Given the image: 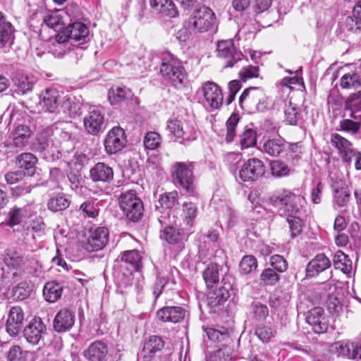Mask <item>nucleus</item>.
Here are the masks:
<instances>
[{"instance_id":"1","label":"nucleus","mask_w":361,"mask_h":361,"mask_svg":"<svg viewBox=\"0 0 361 361\" xmlns=\"http://www.w3.org/2000/svg\"><path fill=\"white\" fill-rule=\"evenodd\" d=\"M26 255H23L14 248L5 250L4 262L5 267L0 268L1 285L8 286L16 282L23 273Z\"/></svg>"},{"instance_id":"2","label":"nucleus","mask_w":361,"mask_h":361,"mask_svg":"<svg viewBox=\"0 0 361 361\" xmlns=\"http://www.w3.org/2000/svg\"><path fill=\"white\" fill-rule=\"evenodd\" d=\"M160 72L163 78L173 87L183 88L187 80V73L182 62L171 54H166L162 57Z\"/></svg>"},{"instance_id":"3","label":"nucleus","mask_w":361,"mask_h":361,"mask_svg":"<svg viewBox=\"0 0 361 361\" xmlns=\"http://www.w3.org/2000/svg\"><path fill=\"white\" fill-rule=\"evenodd\" d=\"M194 165L192 162H175L171 169V177L176 185L182 188L188 195L195 194L193 176Z\"/></svg>"},{"instance_id":"4","label":"nucleus","mask_w":361,"mask_h":361,"mask_svg":"<svg viewBox=\"0 0 361 361\" xmlns=\"http://www.w3.org/2000/svg\"><path fill=\"white\" fill-rule=\"evenodd\" d=\"M270 201L275 207H279L281 215L288 214L289 217L300 214L305 198L290 191L283 190L271 196Z\"/></svg>"},{"instance_id":"5","label":"nucleus","mask_w":361,"mask_h":361,"mask_svg":"<svg viewBox=\"0 0 361 361\" xmlns=\"http://www.w3.org/2000/svg\"><path fill=\"white\" fill-rule=\"evenodd\" d=\"M241 108L252 112H263L268 109L267 97L259 87H250L243 90L239 97Z\"/></svg>"},{"instance_id":"6","label":"nucleus","mask_w":361,"mask_h":361,"mask_svg":"<svg viewBox=\"0 0 361 361\" xmlns=\"http://www.w3.org/2000/svg\"><path fill=\"white\" fill-rule=\"evenodd\" d=\"M118 202L121 211L128 220L136 222L142 218L144 206L135 191L128 190L122 193Z\"/></svg>"},{"instance_id":"7","label":"nucleus","mask_w":361,"mask_h":361,"mask_svg":"<svg viewBox=\"0 0 361 361\" xmlns=\"http://www.w3.org/2000/svg\"><path fill=\"white\" fill-rule=\"evenodd\" d=\"M189 23L194 31L198 32L216 30L217 28L215 13L210 8L204 6L193 11Z\"/></svg>"},{"instance_id":"8","label":"nucleus","mask_w":361,"mask_h":361,"mask_svg":"<svg viewBox=\"0 0 361 361\" xmlns=\"http://www.w3.org/2000/svg\"><path fill=\"white\" fill-rule=\"evenodd\" d=\"M88 35V27L82 23L75 22L69 25L59 32L56 37V40L59 44H62L66 42L82 44L87 42Z\"/></svg>"},{"instance_id":"9","label":"nucleus","mask_w":361,"mask_h":361,"mask_svg":"<svg viewBox=\"0 0 361 361\" xmlns=\"http://www.w3.org/2000/svg\"><path fill=\"white\" fill-rule=\"evenodd\" d=\"M85 131L92 135L102 133L106 128V121L104 112L98 107L92 106L83 118Z\"/></svg>"},{"instance_id":"10","label":"nucleus","mask_w":361,"mask_h":361,"mask_svg":"<svg viewBox=\"0 0 361 361\" xmlns=\"http://www.w3.org/2000/svg\"><path fill=\"white\" fill-rule=\"evenodd\" d=\"M265 173V166L257 158L249 159L241 165L238 177L243 182L255 181Z\"/></svg>"},{"instance_id":"11","label":"nucleus","mask_w":361,"mask_h":361,"mask_svg":"<svg viewBox=\"0 0 361 361\" xmlns=\"http://www.w3.org/2000/svg\"><path fill=\"white\" fill-rule=\"evenodd\" d=\"M204 106L211 110L219 109L223 104L224 97L221 87L214 82H205L201 88Z\"/></svg>"},{"instance_id":"12","label":"nucleus","mask_w":361,"mask_h":361,"mask_svg":"<svg viewBox=\"0 0 361 361\" xmlns=\"http://www.w3.org/2000/svg\"><path fill=\"white\" fill-rule=\"evenodd\" d=\"M109 230L105 227H97L89 231L84 248L89 252L102 250L108 243Z\"/></svg>"},{"instance_id":"13","label":"nucleus","mask_w":361,"mask_h":361,"mask_svg":"<svg viewBox=\"0 0 361 361\" xmlns=\"http://www.w3.org/2000/svg\"><path fill=\"white\" fill-rule=\"evenodd\" d=\"M125 131L121 127L113 128L106 135L104 142L105 150L109 154H114L121 151L126 145Z\"/></svg>"},{"instance_id":"14","label":"nucleus","mask_w":361,"mask_h":361,"mask_svg":"<svg viewBox=\"0 0 361 361\" xmlns=\"http://www.w3.org/2000/svg\"><path fill=\"white\" fill-rule=\"evenodd\" d=\"M47 334V327L40 317H34L23 330L26 341L32 345H37Z\"/></svg>"},{"instance_id":"15","label":"nucleus","mask_w":361,"mask_h":361,"mask_svg":"<svg viewBox=\"0 0 361 361\" xmlns=\"http://www.w3.org/2000/svg\"><path fill=\"white\" fill-rule=\"evenodd\" d=\"M217 56L226 60L225 67H233L234 64L241 60L242 54L238 51L232 39L221 40L217 43Z\"/></svg>"},{"instance_id":"16","label":"nucleus","mask_w":361,"mask_h":361,"mask_svg":"<svg viewBox=\"0 0 361 361\" xmlns=\"http://www.w3.org/2000/svg\"><path fill=\"white\" fill-rule=\"evenodd\" d=\"M306 322L316 334H324L327 331L329 323L324 316V310L321 307H315L310 310L306 314Z\"/></svg>"},{"instance_id":"17","label":"nucleus","mask_w":361,"mask_h":361,"mask_svg":"<svg viewBox=\"0 0 361 361\" xmlns=\"http://www.w3.org/2000/svg\"><path fill=\"white\" fill-rule=\"evenodd\" d=\"M331 350L349 359L361 360V340L353 342L343 341L336 342L332 345Z\"/></svg>"},{"instance_id":"18","label":"nucleus","mask_w":361,"mask_h":361,"mask_svg":"<svg viewBox=\"0 0 361 361\" xmlns=\"http://www.w3.org/2000/svg\"><path fill=\"white\" fill-rule=\"evenodd\" d=\"M167 129L176 139H182L180 142L186 144L195 139L194 130L189 128L185 123L178 119H171L167 123Z\"/></svg>"},{"instance_id":"19","label":"nucleus","mask_w":361,"mask_h":361,"mask_svg":"<svg viewBox=\"0 0 361 361\" xmlns=\"http://www.w3.org/2000/svg\"><path fill=\"white\" fill-rule=\"evenodd\" d=\"M75 323V314L68 308L61 309L53 322L54 329L59 333L70 330Z\"/></svg>"},{"instance_id":"20","label":"nucleus","mask_w":361,"mask_h":361,"mask_svg":"<svg viewBox=\"0 0 361 361\" xmlns=\"http://www.w3.org/2000/svg\"><path fill=\"white\" fill-rule=\"evenodd\" d=\"M24 313L18 306L11 308L6 324V331L11 336H16L23 328Z\"/></svg>"},{"instance_id":"21","label":"nucleus","mask_w":361,"mask_h":361,"mask_svg":"<svg viewBox=\"0 0 361 361\" xmlns=\"http://www.w3.org/2000/svg\"><path fill=\"white\" fill-rule=\"evenodd\" d=\"M187 311L180 306H166L157 312V318L164 322L178 323L185 317Z\"/></svg>"},{"instance_id":"22","label":"nucleus","mask_w":361,"mask_h":361,"mask_svg":"<svg viewBox=\"0 0 361 361\" xmlns=\"http://www.w3.org/2000/svg\"><path fill=\"white\" fill-rule=\"evenodd\" d=\"M233 276L226 274L222 279L223 285L210 296V305L217 306L226 301L231 295L230 292L233 290Z\"/></svg>"},{"instance_id":"23","label":"nucleus","mask_w":361,"mask_h":361,"mask_svg":"<svg viewBox=\"0 0 361 361\" xmlns=\"http://www.w3.org/2000/svg\"><path fill=\"white\" fill-rule=\"evenodd\" d=\"M90 178L94 183H109L114 179V170L107 164L98 162L90 169Z\"/></svg>"},{"instance_id":"24","label":"nucleus","mask_w":361,"mask_h":361,"mask_svg":"<svg viewBox=\"0 0 361 361\" xmlns=\"http://www.w3.org/2000/svg\"><path fill=\"white\" fill-rule=\"evenodd\" d=\"M330 259L324 254H318L306 266V276L313 278L331 267Z\"/></svg>"},{"instance_id":"25","label":"nucleus","mask_w":361,"mask_h":361,"mask_svg":"<svg viewBox=\"0 0 361 361\" xmlns=\"http://www.w3.org/2000/svg\"><path fill=\"white\" fill-rule=\"evenodd\" d=\"M331 188L334 192V206L345 207L350 198V192L345 183L341 179L332 180Z\"/></svg>"},{"instance_id":"26","label":"nucleus","mask_w":361,"mask_h":361,"mask_svg":"<svg viewBox=\"0 0 361 361\" xmlns=\"http://www.w3.org/2000/svg\"><path fill=\"white\" fill-rule=\"evenodd\" d=\"M15 29L6 16L0 12V49L10 47L13 44Z\"/></svg>"},{"instance_id":"27","label":"nucleus","mask_w":361,"mask_h":361,"mask_svg":"<svg viewBox=\"0 0 361 361\" xmlns=\"http://www.w3.org/2000/svg\"><path fill=\"white\" fill-rule=\"evenodd\" d=\"M336 32L341 39H344L353 33H360L361 21L355 19L353 16H348L339 22Z\"/></svg>"},{"instance_id":"28","label":"nucleus","mask_w":361,"mask_h":361,"mask_svg":"<svg viewBox=\"0 0 361 361\" xmlns=\"http://www.w3.org/2000/svg\"><path fill=\"white\" fill-rule=\"evenodd\" d=\"M107 354V345L100 341L93 342L83 352L85 357L89 361H104Z\"/></svg>"},{"instance_id":"29","label":"nucleus","mask_w":361,"mask_h":361,"mask_svg":"<svg viewBox=\"0 0 361 361\" xmlns=\"http://www.w3.org/2000/svg\"><path fill=\"white\" fill-rule=\"evenodd\" d=\"M40 102L42 108L48 112L56 113L61 102V97L56 89H47L42 94Z\"/></svg>"},{"instance_id":"30","label":"nucleus","mask_w":361,"mask_h":361,"mask_svg":"<svg viewBox=\"0 0 361 361\" xmlns=\"http://www.w3.org/2000/svg\"><path fill=\"white\" fill-rule=\"evenodd\" d=\"M331 142L339 150L343 161L345 163H350L354 154V149L351 147V143L338 134L331 135Z\"/></svg>"},{"instance_id":"31","label":"nucleus","mask_w":361,"mask_h":361,"mask_svg":"<svg viewBox=\"0 0 361 361\" xmlns=\"http://www.w3.org/2000/svg\"><path fill=\"white\" fill-rule=\"evenodd\" d=\"M161 228L160 230V238L169 244H176L182 238L180 231L173 226L168 225L166 218L161 216L159 219Z\"/></svg>"},{"instance_id":"32","label":"nucleus","mask_w":361,"mask_h":361,"mask_svg":"<svg viewBox=\"0 0 361 361\" xmlns=\"http://www.w3.org/2000/svg\"><path fill=\"white\" fill-rule=\"evenodd\" d=\"M345 115L355 120H361V92L352 94L345 101Z\"/></svg>"},{"instance_id":"33","label":"nucleus","mask_w":361,"mask_h":361,"mask_svg":"<svg viewBox=\"0 0 361 361\" xmlns=\"http://www.w3.org/2000/svg\"><path fill=\"white\" fill-rule=\"evenodd\" d=\"M164 347L163 339L158 336H152L145 343L142 349V356L145 361H151L152 357Z\"/></svg>"},{"instance_id":"34","label":"nucleus","mask_w":361,"mask_h":361,"mask_svg":"<svg viewBox=\"0 0 361 361\" xmlns=\"http://www.w3.org/2000/svg\"><path fill=\"white\" fill-rule=\"evenodd\" d=\"M30 136V128L25 125H20L11 133L12 142L9 143L8 146L22 149L27 144Z\"/></svg>"},{"instance_id":"35","label":"nucleus","mask_w":361,"mask_h":361,"mask_svg":"<svg viewBox=\"0 0 361 361\" xmlns=\"http://www.w3.org/2000/svg\"><path fill=\"white\" fill-rule=\"evenodd\" d=\"M149 4L153 9L163 16L174 18L178 15V9L171 0H150Z\"/></svg>"},{"instance_id":"36","label":"nucleus","mask_w":361,"mask_h":361,"mask_svg":"<svg viewBox=\"0 0 361 361\" xmlns=\"http://www.w3.org/2000/svg\"><path fill=\"white\" fill-rule=\"evenodd\" d=\"M287 151V146L283 138L269 139L263 145V152L271 157H279Z\"/></svg>"},{"instance_id":"37","label":"nucleus","mask_w":361,"mask_h":361,"mask_svg":"<svg viewBox=\"0 0 361 361\" xmlns=\"http://www.w3.org/2000/svg\"><path fill=\"white\" fill-rule=\"evenodd\" d=\"M37 158L30 152H24L16 157V164L20 169L27 171L29 176H32L36 169Z\"/></svg>"},{"instance_id":"38","label":"nucleus","mask_w":361,"mask_h":361,"mask_svg":"<svg viewBox=\"0 0 361 361\" xmlns=\"http://www.w3.org/2000/svg\"><path fill=\"white\" fill-rule=\"evenodd\" d=\"M62 293V286L54 281L46 283L43 288V296L50 303L56 302L61 297Z\"/></svg>"},{"instance_id":"39","label":"nucleus","mask_w":361,"mask_h":361,"mask_svg":"<svg viewBox=\"0 0 361 361\" xmlns=\"http://www.w3.org/2000/svg\"><path fill=\"white\" fill-rule=\"evenodd\" d=\"M333 265L336 269L341 270L343 274H349L352 271V261L343 252L338 250L333 257Z\"/></svg>"},{"instance_id":"40","label":"nucleus","mask_w":361,"mask_h":361,"mask_svg":"<svg viewBox=\"0 0 361 361\" xmlns=\"http://www.w3.org/2000/svg\"><path fill=\"white\" fill-rule=\"evenodd\" d=\"M208 288H213L219 282V268L216 264H210L202 274Z\"/></svg>"},{"instance_id":"41","label":"nucleus","mask_w":361,"mask_h":361,"mask_svg":"<svg viewBox=\"0 0 361 361\" xmlns=\"http://www.w3.org/2000/svg\"><path fill=\"white\" fill-rule=\"evenodd\" d=\"M131 91L126 87H115L109 90L108 98L113 105L118 104L126 99L132 97Z\"/></svg>"},{"instance_id":"42","label":"nucleus","mask_w":361,"mask_h":361,"mask_svg":"<svg viewBox=\"0 0 361 361\" xmlns=\"http://www.w3.org/2000/svg\"><path fill=\"white\" fill-rule=\"evenodd\" d=\"M121 261L129 264L136 271H139L142 267V255L137 250H127L123 252Z\"/></svg>"},{"instance_id":"43","label":"nucleus","mask_w":361,"mask_h":361,"mask_svg":"<svg viewBox=\"0 0 361 361\" xmlns=\"http://www.w3.org/2000/svg\"><path fill=\"white\" fill-rule=\"evenodd\" d=\"M255 334L262 343H267L276 336L277 331L274 327L262 324L255 328Z\"/></svg>"},{"instance_id":"44","label":"nucleus","mask_w":361,"mask_h":361,"mask_svg":"<svg viewBox=\"0 0 361 361\" xmlns=\"http://www.w3.org/2000/svg\"><path fill=\"white\" fill-rule=\"evenodd\" d=\"M70 205V200L63 193H59L49 199L47 207L49 210L56 212L67 209Z\"/></svg>"},{"instance_id":"45","label":"nucleus","mask_w":361,"mask_h":361,"mask_svg":"<svg viewBox=\"0 0 361 361\" xmlns=\"http://www.w3.org/2000/svg\"><path fill=\"white\" fill-rule=\"evenodd\" d=\"M27 216V210L23 207H13L8 213L6 224L10 226H14L20 224Z\"/></svg>"},{"instance_id":"46","label":"nucleus","mask_w":361,"mask_h":361,"mask_svg":"<svg viewBox=\"0 0 361 361\" xmlns=\"http://www.w3.org/2000/svg\"><path fill=\"white\" fill-rule=\"evenodd\" d=\"M284 114L285 121L290 125H298V122L301 120L300 109L296 104L291 102H289L288 104L286 105Z\"/></svg>"},{"instance_id":"47","label":"nucleus","mask_w":361,"mask_h":361,"mask_svg":"<svg viewBox=\"0 0 361 361\" xmlns=\"http://www.w3.org/2000/svg\"><path fill=\"white\" fill-rule=\"evenodd\" d=\"M171 283L173 285L176 283L175 279L171 276L169 273L165 275H159L157 281L154 283L153 288V295L154 298L157 299L162 293L164 288L169 283Z\"/></svg>"},{"instance_id":"48","label":"nucleus","mask_w":361,"mask_h":361,"mask_svg":"<svg viewBox=\"0 0 361 361\" xmlns=\"http://www.w3.org/2000/svg\"><path fill=\"white\" fill-rule=\"evenodd\" d=\"M51 128H47L44 131L40 133L38 137L32 142L31 149L34 151L42 152L49 146L48 137L51 132Z\"/></svg>"},{"instance_id":"49","label":"nucleus","mask_w":361,"mask_h":361,"mask_svg":"<svg viewBox=\"0 0 361 361\" xmlns=\"http://www.w3.org/2000/svg\"><path fill=\"white\" fill-rule=\"evenodd\" d=\"M13 82L15 85L17 87L18 90L23 94H25L31 91L34 85L33 80L27 75L23 74L17 75L14 78Z\"/></svg>"},{"instance_id":"50","label":"nucleus","mask_w":361,"mask_h":361,"mask_svg":"<svg viewBox=\"0 0 361 361\" xmlns=\"http://www.w3.org/2000/svg\"><path fill=\"white\" fill-rule=\"evenodd\" d=\"M161 206L166 209H172L178 204V192L176 190L164 192L159 198Z\"/></svg>"},{"instance_id":"51","label":"nucleus","mask_w":361,"mask_h":361,"mask_svg":"<svg viewBox=\"0 0 361 361\" xmlns=\"http://www.w3.org/2000/svg\"><path fill=\"white\" fill-rule=\"evenodd\" d=\"M240 137V145L242 149L254 147L257 144V133L253 129H245Z\"/></svg>"},{"instance_id":"52","label":"nucleus","mask_w":361,"mask_h":361,"mask_svg":"<svg viewBox=\"0 0 361 361\" xmlns=\"http://www.w3.org/2000/svg\"><path fill=\"white\" fill-rule=\"evenodd\" d=\"M240 271L243 274H249L255 271L257 268V260L252 255H245L241 259L240 264Z\"/></svg>"},{"instance_id":"53","label":"nucleus","mask_w":361,"mask_h":361,"mask_svg":"<svg viewBox=\"0 0 361 361\" xmlns=\"http://www.w3.org/2000/svg\"><path fill=\"white\" fill-rule=\"evenodd\" d=\"M280 279V276L271 268H267L260 274V283L263 286H274Z\"/></svg>"},{"instance_id":"54","label":"nucleus","mask_w":361,"mask_h":361,"mask_svg":"<svg viewBox=\"0 0 361 361\" xmlns=\"http://www.w3.org/2000/svg\"><path fill=\"white\" fill-rule=\"evenodd\" d=\"M43 23L54 31L60 32L63 30L61 18L56 13L47 14L43 18Z\"/></svg>"},{"instance_id":"55","label":"nucleus","mask_w":361,"mask_h":361,"mask_svg":"<svg viewBox=\"0 0 361 361\" xmlns=\"http://www.w3.org/2000/svg\"><path fill=\"white\" fill-rule=\"evenodd\" d=\"M23 269H27L29 273L35 276H39L42 273V267L38 260L30 255H26Z\"/></svg>"},{"instance_id":"56","label":"nucleus","mask_w":361,"mask_h":361,"mask_svg":"<svg viewBox=\"0 0 361 361\" xmlns=\"http://www.w3.org/2000/svg\"><path fill=\"white\" fill-rule=\"evenodd\" d=\"M343 88H357L361 86V79L357 73H346L341 79Z\"/></svg>"},{"instance_id":"57","label":"nucleus","mask_w":361,"mask_h":361,"mask_svg":"<svg viewBox=\"0 0 361 361\" xmlns=\"http://www.w3.org/2000/svg\"><path fill=\"white\" fill-rule=\"evenodd\" d=\"M205 331L209 339L212 341H224L229 338V333L228 330L224 328H222L221 330L207 328Z\"/></svg>"},{"instance_id":"58","label":"nucleus","mask_w":361,"mask_h":361,"mask_svg":"<svg viewBox=\"0 0 361 361\" xmlns=\"http://www.w3.org/2000/svg\"><path fill=\"white\" fill-rule=\"evenodd\" d=\"M238 122L239 116L234 114H233L226 121L227 133L226 140L227 142H231L233 140V138L235 136V128Z\"/></svg>"},{"instance_id":"59","label":"nucleus","mask_w":361,"mask_h":361,"mask_svg":"<svg viewBox=\"0 0 361 361\" xmlns=\"http://www.w3.org/2000/svg\"><path fill=\"white\" fill-rule=\"evenodd\" d=\"M289 224L290 236L292 238L300 235L302 231L303 224L298 216H292L287 218Z\"/></svg>"},{"instance_id":"60","label":"nucleus","mask_w":361,"mask_h":361,"mask_svg":"<svg viewBox=\"0 0 361 361\" xmlns=\"http://www.w3.org/2000/svg\"><path fill=\"white\" fill-rule=\"evenodd\" d=\"M161 142V138L156 132H148L144 138V145L146 149H155Z\"/></svg>"},{"instance_id":"61","label":"nucleus","mask_w":361,"mask_h":361,"mask_svg":"<svg viewBox=\"0 0 361 361\" xmlns=\"http://www.w3.org/2000/svg\"><path fill=\"white\" fill-rule=\"evenodd\" d=\"M252 311L256 319L259 321L265 320L269 312L268 307L259 302L252 304Z\"/></svg>"},{"instance_id":"62","label":"nucleus","mask_w":361,"mask_h":361,"mask_svg":"<svg viewBox=\"0 0 361 361\" xmlns=\"http://www.w3.org/2000/svg\"><path fill=\"white\" fill-rule=\"evenodd\" d=\"M80 210L88 217L94 218L99 214L98 203L93 200H88L80 205Z\"/></svg>"},{"instance_id":"63","label":"nucleus","mask_w":361,"mask_h":361,"mask_svg":"<svg viewBox=\"0 0 361 361\" xmlns=\"http://www.w3.org/2000/svg\"><path fill=\"white\" fill-rule=\"evenodd\" d=\"M270 264L271 269L281 273L286 271L288 269L286 260L279 255H275L270 257Z\"/></svg>"},{"instance_id":"64","label":"nucleus","mask_w":361,"mask_h":361,"mask_svg":"<svg viewBox=\"0 0 361 361\" xmlns=\"http://www.w3.org/2000/svg\"><path fill=\"white\" fill-rule=\"evenodd\" d=\"M327 310L332 314L338 315L343 312V306L334 295H329L326 300Z\"/></svg>"}]
</instances>
